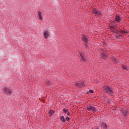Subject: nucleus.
Wrapping results in <instances>:
<instances>
[{
    "label": "nucleus",
    "mask_w": 129,
    "mask_h": 129,
    "mask_svg": "<svg viewBox=\"0 0 129 129\" xmlns=\"http://www.w3.org/2000/svg\"><path fill=\"white\" fill-rule=\"evenodd\" d=\"M104 89L108 94H109L110 95H112L113 94V91H112V90H111V89H110V88H109L108 86H104Z\"/></svg>",
    "instance_id": "obj_1"
},
{
    "label": "nucleus",
    "mask_w": 129,
    "mask_h": 129,
    "mask_svg": "<svg viewBox=\"0 0 129 129\" xmlns=\"http://www.w3.org/2000/svg\"><path fill=\"white\" fill-rule=\"evenodd\" d=\"M87 109L88 110V111H90V110H92V111L93 112L94 111H95V107L93 106H88L87 107Z\"/></svg>",
    "instance_id": "obj_2"
},
{
    "label": "nucleus",
    "mask_w": 129,
    "mask_h": 129,
    "mask_svg": "<svg viewBox=\"0 0 129 129\" xmlns=\"http://www.w3.org/2000/svg\"><path fill=\"white\" fill-rule=\"evenodd\" d=\"M82 39L83 42H85V43H86V45H87V44H88V39H87V38H86V37H85L84 35H82Z\"/></svg>",
    "instance_id": "obj_3"
},
{
    "label": "nucleus",
    "mask_w": 129,
    "mask_h": 129,
    "mask_svg": "<svg viewBox=\"0 0 129 129\" xmlns=\"http://www.w3.org/2000/svg\"><path fill=\"white\" fill-rule=\"evenodd\" d=\"M4 92L7 93V94H11V93H12V91L8 89V88H7V87H6L4 89Z\"/></svg>",
    "instance_id": "obj_4"
},
{
    "label": "nucleus",
    "mask_w": 129,
    "mask_h": 129,
    "mask_svg": "<svg viewBox=\"0 0 129 129\" xmlns=\"http://www.w3.org/2000/svg\"><path fill=\"white\" fill-rule=\"evenodd\" d=\"M80 56L81 57V61H86L87 58L84 56V54L83 53H80Z\"/></svg>",
    "instance_id": "obj_5"
},
{
    "label": "nucleus",
    "mask_w": 129,
    "mask_h": 129,
    "mask_svg": "<svg viewBox=\"0 0 129 129\" xmlns=\"http://www.w3.org/2000/svg\"><path fill=\"white\" fill-rule=\"evenodd\" d=\"M115 20L116 22H118V23H119L121 19L120 18V17L119 16L116 15Z\"/></svg>",
    "instance_id": "obj_6"
},
{
    "label": "nucleus",
    "mask_w": 129,
    "mask_h": 129,
    "mask_svg": "<svg viewBox=\"0 0 129 129\" xmlns=\"http://www.w3.org/2000/svg\"><path fill=\"white\" fill-rule=\"evenodd\" d=\"M83 84H84V82H83V83H78V82H76L75 83L76 86H79V87H80L81 85H83Z\"/></svg>",
    "instance_id": "obj_7"
},
{
    "label": "nucleus",
    "mask_w": 129,
    "mask_h": 129,
    "mask_svg": "<svg viewBox=\"0 0 129 129\" xmlns=\"http://www.w3.org/2000/svg\"><path fill=\"white\" fill-rule=\"evenodd\" d=\"M44 36L45 39H48V37H49V32H48V31H46L44 33Z\"/></svg>",
    "instance_id": "obj_8"
},
{
    "label": "nucleus",
    "mask_w": 129,
    "mask_h": 129,
    "mask_svg": "<svg viewBox=\"0 0 129 129\" xmlns=\"http://www.w3.org/2000/svg\"><path fill=\"white\" fill-rule=\"evenodd\" d=\"M101 58H102V59H104V60H105V59H106L107 58V55H106L104 53H101Z\"/></svg>",
    "instance_id": "obj_9"
},
{
    "label": "nucleus",
    "mask_w": 129,
    "mask_h": 129,
    "mask_svg": "<svg viewBox=\"0 0 129 129\" xmlns=\"http://www.w3.org/2000/svg\"><path fill=\"white\" fill-rule=\"evenodd\" d=\"M109 27L111 29V32H115L116 31V29H115L114 26H109Z\"/></svg>",
    "instance_id": "obj_10"
},
{
    "label": "nucleus",
    "mask_w": 129,
    "mask_h": 129,
    "mask_svg": "<svg viewBox=\"0 0 129 129\" xmlns=\"http://www.w3.org/2000/svg\"><path fill=\"white\" fill-rule=\"evenodd\" d=\"M48 113L50 116H52V114H54V113H55V111L53 110H50Z\"/></svg>",
    "instance_id": "obj_11"
},
{
    "label": "nucleus",
    "mask_w": 129,
    "mask_h": 129,
    "mask_svg": "<svg viewBox=\"0 0 129 129\" xmlns=\"http://www.w3.org/2000/svg\"><path fill=\"white\" fill-rule=\"evenodd\" d=\"M60 119L62 122H65L66 121V119H65V117L64 116H61L60 117Z\"/></svg>",
    "instance_id": "obj_12"
},
{
    "label": "nucleus",
    "mask_w": 129,
    "mask_h": 129,
    "mask_svg": "<svg viewBox=\"0 0 129 129\" xmlns=\"http://www.w3.org/2000/svg\"><path fill=\"white\" fill-rule=\"evenodd\" d=\"M103 124H101V126H103L104 128H107V125L105 124L104 122H102Z\"/></svg>",
    "instance_id": "obj_13"
},
{
    "label": "nucleus",
    "mask_w": 129,
    "mask_h": 129,
    "mask_svg": "<svg viewBox=\"0 0 129 129\" xmlns=\"http://www.w3.org/2000/svg\"><path fill=\"white\" fill-rule=\"evenodd\" d=\"M38 16L40 20H43V18H42V15L41 14V12H38Z\"/></svg>",
    "instance_id": "obj_14"
},
{
    "label": "nucleus",
    "mask_w": 129,
    "mask_h": 129,
    "mask_svg": "<svg viewBox=\"0 0 129 129\" xmlns=\"http://www.w3.org/2000/svg\"><path fill=\"white\" fill-rule=\"evenodd\" d=\"M89 93H94V91L92 90H90L88 92L86 93V94H89Z\"/></svg>",
    "instance_id": "obj_15"
},
{
    "label": "nucleus",
    "mask_w": 129,
    "mask_h": 129,
    "mask_svg": "<svg viewBox=\"0 0 129 129\" xmlns=\"http://www.w3.org/2000/svg\"><path fill=\"white\" fill-rule=\"evenodd\" d=\"M120 33H121V34H127V31H123V30H120Z\"/></svg>",
    "instance_id": "obj_16"
},
{
    "label": "nucleus",
    "mask_w": 129,
    "mask_h": 129,
    "mask_svg": "<svg viewBox=\"0 0 129 129\" xmlns=\"http://www.w3.org/2000/svg\"><path fill=\"white\" fill-rule=\"evenodd\" d=\"M68 111H69V109H66L65 108L63 109V113H67Z\"/></svg>",
    "instance_id": "obj_17"
},
{
    "label": "nucleus",
    "mask_w": 129,
    "mask_h": 129,
    "mask_svg": "<svg viewBox=\"0 0 129 129\" xmlns=\"http://www.w3.org/2000/svg\"><path fill=\"white\" fill-rule=\"evenodd\" d=\"M97 12L96 9H94L92 10V14H96Z\"/></svg>",
    "instance_id": "obj_18"
},
{
    "label": "nucleus",
    "mask_w": 129,
    "mask_h": 129,
    "mask_svg": "<svg viewBox=\"0 0 129 129\" xmlns=\"http://www.w3.org/2000/svg\"><path fill=\"white\" fill-rule=\"evenodd\" d=\"M123 113L124 116H126V115L127 114V111L126 110L125 112H123Z\"/></svg>",
    "instance_id": "obj_19"
},
{
    "label": "nucleus",
    "mask_w": 129,
    "mask_h": 129,
    "mask_svg": "<svg viewBox=\"0 0 129 129\" xmlns=\"http://www.w3.org/2000/svg\"><path fill=\"white\" fill-rule=\"evenodd\" d=\"M123 69H125V70H127V68H126V66H122Z\"/></svg>",
    "instance_id": "obj_20"
},
{
    "label": "nucleus",
    "mask_w": 129,
    "mask_h": 129,
    "mask_svg": "<svg viewBox=\"0 0 129 129\" xmlns=\"http://www.w3.org/2000/svg\"><path fill=\"white\" fill-rule=\"evenodd\" d=\"M66 119L67 121H69L70 118H69V117L67 116V117H66Z\"/></svg>",
    "instance_id": "obj_21"
},
{
    "label": "nucleus",
    "mask_w": 129,
    "mask_h": 129,
    "mask_svg": "<svg viewBox=\"0 0 129 129\" xmlns=\"http://www.w3.org/2000/svg\"><path fill=\"white\" fill-rule=\"evenodd\" d=\"M96 14V15H99V16H100V15H101V13H100V12H98V11H97Z\"/></svg>",
    "instance_id": "obj_22"
},
{
    "label": "nucleus",
    "mask_w": 129,
    "mask_h": 129,
    "mask_svg": "<svg viewBox=\"0 0 129 129\" xmlns=\"http://www.w3.org/2000/svg\"><path fill=\"white\" fill-rule=\"evenodd\" d=\"M46 84H47V85H50V84H51V82H50V81H47V82H46Z\"/></svg>",
    "instance_id": "obj_23"
},
{
    "label": "nucleus",
    "mask_w": 129,
    "mask_h": 129,
    "mask_svg": "<svg viewBox=\"0 0 129 129\" xmlns=\"http://www.w3.org/2000/svg\"><path fill=\"white\" fill-rule=\"evenodd\" d=\"M67 115H70V112H68Z\"/></svg>",
    "instance_id": "obj_24"
},
{
    "label": "nucleus",
    "mask_w": 129,
    "mask_h": 129,
    "mask_svg": "<svg viewBox=\"0 0 129 129\" xmlns=\"http://www.w3.org/2000/svg\"><path fill=\"white\" fill-rule=\"evenodd\" d=\"M113 61H114L115 62H116V59L115 58H114Z\"/></svg>",
    "instance_id": "obj_25"
},
{
    "label": "nucleus",
    "mask_w": 129,
    "mask_h": 129,
    "mask_svg": "<svg viewBox=\"0 0 129 129\" xmlns=\"http://www.w3.org/2000/svg\"><path fill=\"white\" fill-rule=\"evenodd\" d=\"M97 129H98V128H97Z\"/></svg>",
    "instance_id": "obj_26"
}]
</instances>
